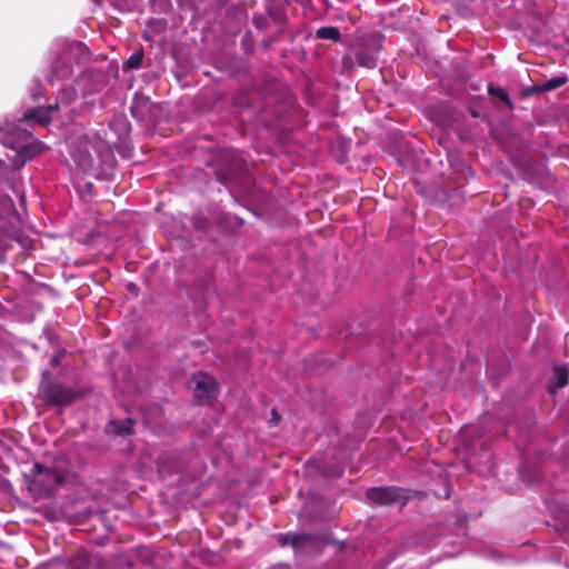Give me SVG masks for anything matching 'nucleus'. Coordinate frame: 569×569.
I'll return each mask as SVG.
<instances>
[{
	"instance_id": "f257e3e1",
	"label": "nucleus",
	"mask_w": 569,
	"mask_h": 569,
	"mask_svg": "<svg viewBox=\"0 0 569 569\" xmlns=\"http://www.w3.org/2000/svg\"><path fill=\"white\" fill-rule=\"evenodd\" d=\"M58 104L28 109L20 117L4 118L0 121L2 144L17 152L16 164L21 167L29 159L42 153L47 146L33 137L26 128L33 124L47 126Z\"/></svg>"
},
{
	"instance_id": "f03ea898",
	"label": "nucleus",
	"mask_w": 569,
	"mask_h": 569,
	"mask_svg": "<svg viewBox=\"0 0 569 569\" xmlns=\"http://www.w3.org/2000/svg\"><path fill=\"white\" fill-rule=\"evenodd\" d=\"M69 152L79 170L96 178L108 176L116 164L112 141L102 124L72 141Z\"/></svg>"
},
{
	"instance_id": "7ed1b4c3",
	"label": "nucleus",
	"mask_w": 569,
	"mask_h": 569,
	"mask_svg": "<svg viewBox=\"0 0 569 569\" xmlns=\"http://www.w3.org/2000/svg\"><path fill=\"white\" fill-rule=\"evenodd\" d=\"M49 370L42 371V381L40 383L41 399L48 406L66 407L84 396V390L74 389L60 382L50 381Z\"/></svg>"
},
{
	"instance_id": "20e7f679",
	"label": "nucleus",
	"mask_w": 569,
	"mask_h": 569,
	"mask_svg": "<svg viewBox=\"0 0 569 569\" xmlns=\"http://www.w3.org/2000/svg\"><path fill=\"white\" fill-rule=\"evenodd\" d=\"M87 48L82 42H72L64 44L56 58L48 81L54 83L69 79L72 73V61L78 60L80 56L84 54Z\"/></svg>"
},
{
	"instance_id": "39448f33",
	"label": "nucleus",
	"mask_w": 569,
	"mask_h": 569,
	"mask_svg": "<svg viewBox=\"0 0 569 569\" xmlns=\"http://www.w3.org/2000/svg\"><path fill=\"white\" fill-rule=\"evenodd\" d=\"M193 382V399L198 405L211 406L218 398L219 383L217 379L203 371H198L191 376Z\"/></svg>"
},
{
	"instance_id": "423d86ee",
	"label": "nucleus",
	"mask_w": 569,
	"mask_h": 569,
	"mask_svg": "<svg viewBox=\"0 0 569 569\" xmlns=\"http://www.w3.org/2000/svg\"><path fill=\"white\" fill-rule=\"evenodd\" d=\"M366 497L371 502L380 506L392 505L397 501L406 499L402 489L395 486L372 487L367 490Z\"/></svg>"
},
{
	"instance_id": "0eeeda50",
	"label": "nucleus",
	"mask_w": 569,
	"mask_h": 569,
	"mask_svg": "<svg viewBox=\"0 0 569 569\" xmlns=\"http://www.w3.org/2000/svg\"><path fill=\"white\" fill-rule=\"evenodd\" d=\"M33 483L42 482L46 487V492L51 491L53 488L64 482V477L59 470L47 468L39 462L33 465Z\"/></svg>"
},
{
	"instance_id": "6e6552de",
	"label": "nucleus",
	"mask_w": 569,
	"mask_h": 569,
	"mask_svg": "<svg viewBox=\"0 0 569 569\" xmlns=\"http://www.w3.org/2000/svg\"><path fill=\"white\" fill-rule=\"evenodd\" d=\"M106 130L113 148L129 136L131 124L124 114H114Z\"/></svg>"
},
{
	"instance_id": "1a4fd4ad",
	"label": "nucleus",
	"mask_w": 569,
	"mask_h": 569,
	"mask_svg": "<svg viewBox=\"0 0 569 569\" xmlns=\"http://www.w3.org/2000/svg\"><path fill=\"white\" fill-rule=\"evenodd\" d=\"M277 540L281 547L290 546L295 550H300L308 545H313L317 537L311 533L287 532L280 533Z\"/></svg>"
},
{
	"instance_id": "9d476101",
	"label": "nucleus",
	"mask_w": 569,
	"mask_h": 569,
	"mask_svg": "<svg viewBox=\"0 0 569 569\" xmlns=\"http://www.w3.org/2000/svg\"><path fill=\"white\" fill-rule=\"evenodd\" d=\"M136 421L131 418L126 419H112L106 426V432L108 435L127 437L133 433V426Z\"/></svg>"
},
{
	"instance_id": "9b49d317",
	"label": "nucleus",
	"mask_w": 569,
	"mask_h": 569,
	"mask_svg": "<svg viewBox=\"0 0 569 569\" xmlns=\"http://www.w3.org/2000/svg\"><path fill=\"white\" fill-rule=\"evenodd\" d=\"M569 369L567 366H556L552 373V383L549 385L548 390L555 393L558 389L563 388L568 383Z\"/></svg>"
},
{
	"instance_id": "f8f14e48",
	"label": "nucleus",
	"mask_w": 569,
	"mask_h": 569,
	"mask_svg": "<svg viewBox=\"0 0 569 569\" xmlns=\"http://www.w3.org/2000/svg\"><path fill=\"white\" fill-rule=\"evenodd\" d=\"M356 61L361 67L373 69L377 66L378 61V50L362 48L357 52Z\"/></svg>"
},
{
	"instance_id": "ddd939ff",
	"label": "nucleus",
	"mask_w": 569,
	"mask_h": 569,
	"mask_svg": "<svg viewBox=\"0 0 569 569\" xmlns=\"http://www.w3.org/2000/svg\"><path fill=\"white\" fill-rule=\"evenodd\" d=\"M316 38L339 42L341 40V33L337 27H321L317 29Z\"/></svg>"
},
{
	"instance_id": "4468645a",
	"label": "nucleus",
	"mask_w": 569,
	"mask_h": 569,
	"mask_svg": "<svg viewBox=\"0 0 569 569\" xmlns=\"http://www.w3.org/2000/svg\"><path fill=\"white\" fill-rule=\"evenodd\" d=\"M488 93L490 96L496 97V98L500 99L501 101H503L508 106V108L510 110L513 109V107H515L513 102H512V100L510 99L509 94L507 93V91L503 88L496 87L492 83H490L488 86Z\"/></svg>"
},
{
	"instance_id": "2eb2a0df",
	"label": "nucleus",
	"mask_w": 569,
	"mask_h": 569,
	"mask_svg": "<svg viewBox=\"0 0 569 569\" xmlns=\"http://www.w3.org/2000/svg\"><path fill=\"white\" fill-rule=\"evenodd\" d=\"M567 81H568L567 76L553 77V78L542 82L541 89L543 90V92L552 91V90H556V89L562 87L563 84H566Z\"/></svg>"
},
{
	"instance_id": "dca6fc26",
	"label": "nucleus",
	"mask_w": 569,
	"mask_h": 569,
	"mask_svg": "<svg viewBox=\"0 0 569 569\" xmlns=\"http://www.w3.org/2000/svg\"><path fill=\"white\" fill-rule=\"evenodd\" d=\"M143 60V52L136 51L133 52L123 63L124 69H138L141 67Z\"/></svg>"
},
{
	"instance_id": "f3484780",
	"label": "nucleus",
	"mask_w": 569,
	"mask_h": 569,
	"mask_svg": "<svg viewBox=\"0 0 569 569\" xmlns=\"http://www.w3.org/2000/svg\"><path fill=\"white\" fill-rule=\"evenodd\" d=\"M76 97V90L72 87H62L59 91V99L61 102L68 104Z\"/></svg>"
},
{
	"instance_id": "a211bd4d",
	"label": "nucleus",
	"mask_w": 569,
	"mask_h": 569,
	"mask_svg": "<svg viewBox=\"0 0 569 569\" xmlns=\"http://www.w3.org/2000/svg\"><path fill=\"white\" fill-rule=\"evenodd\" d=\"M237 178L238 173L234 170H230L228 172L217 171V179L223 184L233 182L237 180Z\"/></svg>"
},
{
	"instance_id": "6ab92c4d",
	"label": "nucleus",
	"mask_w": 569,
	"mask_h": 569,
	"mask_svg": "<svg viewBox=\"0 0 569 569\" xmlns=\"http://www.w3.org/2000/svg\"><path fill=\"white\" fill-rule=\"evenodd\" d=\"M0 203L2 207V210H0V220L4 218V216L10 212L11 210H14L13 201L10 197H1Z\"/></svg>"
},
{
	"instance_id": "aec40b11",
	"label": "nucleus",
	"mask_w": 569,
	"mask_h": 569,
	"mask_svg": "<svg viewBox=\"0 0 569 569\" xmlns=\"http://www.w3.org/2000/svg\"><path fill=\"white\" fill-rule=\"evenodd\" d=\"M30 94L34 101H39V99L43 97V89L39 80L33 81L30 88Z\"/></svg>"
},
{
	"instance_id": "412c9836",
	"label": "nucleus",
	"mask_w": 569,
	"mask_h": 569,
	"mask_svg": "<svg viewBox=\"0 0 569 569\" xmlns=\"http://www.w3.org/2000/svg\"><path fill=\"white\" fill-rule=\"evenodd\" d=\"M110 1L119 11L126 12L131 9V0H110Z\"/></svg>"
},
{
	"instance_id": "4be33fe9",
	"label": "nucleus",
	"mask_w": 569,
	"mask_h": 569,
	"mask_svg": "<svg viewBox=\"0 0 569 569\" xmlns=\"http://www.w3.org/2000/svg\"><path fill=\"white\" fill-rule=\"evenodd\" d=\"M541 92H543V90L541 89V83L528 87L525 90V94H527V96H530L533 93H541Z\"/></svg>"
},
{
	"instance_id": "5701e85b",
	"label": "nucleus",
	"mask_w": 569,
	"mask_h": 569,
	"mask_svg": "<svg viewBox=\"0 0 569 569\" xmlns=\"http://www.w3.org/2000/svg\"><path fill=\"white\" fill-rule=\"evenodd\" d=\"M281 420L280 415L277 412L276 409L271 410V418L269 420L270 426H277Z\"/></svg>"
},
{
	"instance_id": "b1692460",
	"label": "nucleus",
	"mask_w": 569,
	"mask_h": 569,
	"mask_svg": "<svg viewBox=\"0 0 569 569\" xmlns=\"http://www.w3.org/2000/svg\"><path fill=\"white\" fill-rule=\"evenodd\" d=\"M8 167L4 160L0 159V182L7 177Z\"/></svg>"
},
{
	"instance_id": "393cba45",
	"label": "nucleus",
	"mask_w": 569,
	"mask_h": 569,
	"mask_svg": "<svg viewBox=\"0 0 569 569\" xmlns=\"http://www.w3.org/2000/svg\"><path fill=\"white\" fill-rule=\"evenodd\" d=\"M253 23H254V26L257 28L263 29L266 27V24H267V20L263 17H254L253 18Z\"/></svg>"
},
{
	"instance_id": "a878e982",
	"label": "nucleus",
	"mask_w": 569,
	"mask_h": 569,
	"mask_svg": "<svg viewBox=\"0 0 569 569\" xmlns=\"http://www.w3.org/2000/svg\"><path fill=\"white\" fill-rule=\"evenodd\" d=\"M140 99H142V97H139L138 93H136L134 99H133V103H132L131 109H130L131 110V114L133 117L137 116L138 102H139Z\"/></svg>"
},
{
	"instance_id": "bb28decb",
	"label": "nucleus",
	"mask_w": 569,
	"mask_h": 569,
	"mask_svg": "<svg viewBox=\"0 0 569 569\" xmlns=\"http://www.w3.org/2000/svg\"><path fill=\"white\" fill-rule=\"evenodd\" d=\"M60 363V358H51L50 365L51 367H57Z\"/></svg>"
},
{
	"instance_id": "cd10ccee",
	"label": "nucleus",
	"mask_w": 569,
	"mask_h": 569,
	"mask_svg": "<svg viewBox=\"0 0 569 569\" xmlns=\"http://www.w3.org/2000/svg\"><path fill=\"white\" fill-rule=\"evenodd\" d=\"M128 287H129V289H130V290L136 289V284H133V283H129V286H128Z\"/></svg>"
},
{
	"instance_id": "c85d7f7f",
	"label": "nucleus",
	"mask_w": 569,
	"mask_h": 569,
	"mask_svg": "<svg viewBox=\"0 0 569 569\" xmlns=\"http://www.w3.org/2000/svg\"><path fill=\"white\" fill-rule=\"evenodd\" d=\"M93 1H94L96 3H99V2H100V0H93Z\"/></svg>"
}]
</instances>
